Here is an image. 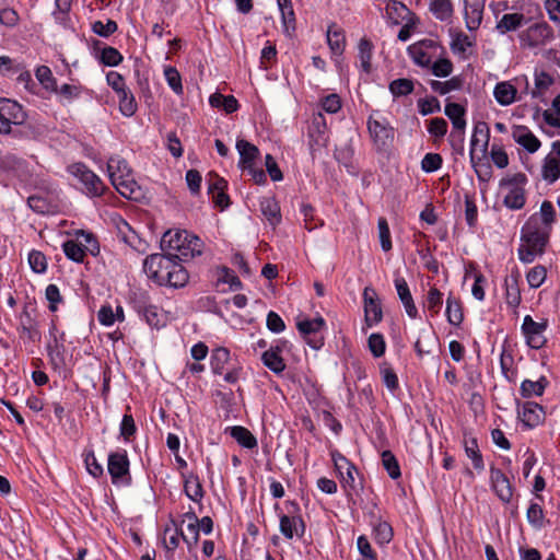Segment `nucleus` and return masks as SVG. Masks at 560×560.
<instances>
[{"instance_id": "obj_52", "label": "nucleus", "mask_w": 560, "mask_h": 560, "mask_svg": "<svg viewBox=\"0 0 560 560\" xmlns=\"http://www.w3.org/2000/svg\"><path fill=\"white\" fill-rule=\"evenodd\" d=\"M472 46V40L463 32L452 34L451 49L455 54H464Z\"/></svg>"}, {"instance_id": "obj_42", "label": "nucleus", "mask_w": 560, "mask_h": 560, "mask_svg": "<svg viewBox=\"0 0 560 560\" xmlns=\"http://www.w3.org/2000/svg\"><path fill=\"white\" fill-rule=\"evenodd\" d=\"M117 97L119 101V109L121 114L126 117H131L137 112V102L135 100L133 94L130 92V90L127 88L119 93H117Z\"/></svg>"}, {"instance_id": "obj_60", "label": "nucleus", "mask_w": 560, "mask_h": 560, "mask_svg": "<svg viewBox=\"0 0 560 560\" xmlns=\"http://www.w3.org/2000/svg\"><path fill=\"white\" fill-rule=\"evenodd\" d=\"M377 229H378V238H380L382 249L384 252H389L392 249L393 245H392L389 226H388L387 220L385 218L378 219Z\"/></svg>"}, {"instance_id": "obj_46", "label": "nucleus", "mask_w": 560, "mask_h": 560, "mask_svg": "<svg viewBox=\"0 0 560 560\" xmlns=\"http://www.w3.org/2000/svg\"><path fill=\"white\" fill-rule=\"evenodd\" d=\"M430 85L434 92L445 95L452 91L459 90L462 88V80L458 77H453L447 81L432 80Z\"/></svg>"}, {"instance_id": "obj_11", "label": "nucleus", "mask_w": 560, "mask_h": 560, "mask_svg": "<svg viewBox=\"0 0 560 560\" xmlns=\"http://www.w3.org/2000/svg\"><path fill=\"white\" fill-rule=\"evenodd\" d=\"M25 118L26 115L18 102L0 98V133H10L11 125H21Z\"/></svg>"}, {"instance_id": "obj_20", "label": "nucleus", "mask_w": 560, "mask_h": 560, "mask_svg": "<svg viewBox=\"0 0 560 560\" xmlns=\"http://www.w3.org/2000/svg\"><path fill=\"white\" fill-rule=\"evenodd\" d=\"M464 20L468 31H477L482 22L486 0H463Z\"/></svg>"}, {"instance_id": "obj_43", "label": "nucleus", "mask_w": 560, "mask_h": 560, "mask_svg": "<svg viewBox=\"0 0 560 560\" xmlns=\"http://www.w3.org/2000/svg\"><path fill=\"white\" fill-rule=\"evenodd\" d=\"M327 43L335 55H341L346 46V38L341 30L330 26L327 31Z\"/></svg>"}, {"instance_id": "obj_16", "label": "nucleus", "mask_w": 560, "mask_h": 560, "mask_svg": "<svg viewBox=\"0 0 560 560\" xmlns=\"http://www.w3.org/2000/svg\"><path fill=\"white\" fill-rule=\"evenodd\" d=\"M541 178L548 184H553L560 178V140L552 142L551 152L542 161Z\"/></svg>"}, {"instance_id": "obj_41", "label": "nucleus", "mask_w": 560, "mask_h": 560, "mask_svg": "<svg viewBox=\"0 0 560 560\" xmlns=\"http://www.w3.org/2000/svg\"><path fill=\"white\" fill-rule=\"evenodd\" d=\"M548 382L544 376L538 381L524 380L520 387L521 395L525 398L541 396Z\"/></svg>"}, {"instance_id": "obj_55", "label": "nucleus", "mask_w": 560, "mask_h": 560, "mask_svg": "<svg viewBox=\"0 0 560 560\" xmlns=\"http://www.w3.org/2000/svg\"><path fill=\"white\" fill-rule=\"evenodd\" d=\"M380 369H381V375H382L384 385L390 392H395L396 389H398L399 382H398L397 374L395 373L393 368L388 363L384 362L381 364Z\"/></svg>"}, {"instance_id": "obj_12", "label": "nucleus", "mask_w": 560, "mask_h": 560, "mask_svg": "<svg viewBox=\"0 0 560 560\" xmlns=\"http://www.w3.org/2000/svg\"><path fill=\"white\" fill-rule=\"evenodd\" d=\"M65 332L59 331L52 324L49 328V341L47 343V353L54 369L62 370L66 368V347Z\"/></svg>"}, {"instance_id": "obj_61", "label": "nucleus", "mask_w": 560, "mask_h": 560, "mask_svg": "<svg viewBox=\"0 0 560 560\" xmlns=\"http://www.w3.org/2000/svg\"><path fill=\"white\" fill-rule=\"evenodd\" d=\"M28 264L31 269L36 273H44L47 270L46 256L36 249H33L28 254Z\"/></svg>"}, {"instance_id": "obj_58", "label": "nucleus", "mask_w": 560, "mask_h": 560, "mask_svg": "<svg viewBox=\"0 0 560 560\" xmlns=\"http://www.w3.org/2000/svg\"><path fill=\"white\" fill-rule=\"evenodd\" d=\"M546 278L547 269L541 265L533 267L526 275L528 285L533 289L539 288L545 282Z\"/></svg>"}, {"instance_id": "obj_15", "label": "nucleus", "mask_w": 560, "mask_h": 560, "mask_svg": "<svg viewBox=\"0 0 560 560\" xmlns=\"http://www.w3.org/2000/svg\"><path fill=\"white\" fill-rule=\"evenodd\" d=\"M364 324L366 328L377 325L383 319V311L376 291L371 287L363 290Z\"/></svg>"}, {"instance_id": "obj_35", "label": "nucleus", "mask_w": 560, "mask_h": 560, "mask_svg": "<svg viewBox=\"0 0 560 560\" xmlns=\"http://www.w3.org/2000/svg\"><path fill=\"white\" fill-rule=\"evenodd\" d=\"M430 12L441 22L451 21L454 15V5L451 0H431Z\"/></svg>"}, {"instance_id": "obj_21", "label": "nucleus", "mask_w": 560, "mask_h": 560, "mask_svg": "<svg viewBox=\"0 0 560 560\" xmlns=\"http://www.w3.org/2000/svg\"><path fill=\"white\" fill-rule=\"evenodd\" d=\"M324 326H325V320L320 316L315 317L313 319L299 320L296 324L298 330L303 336H305V337L314 336L313 338H310L307 340V343L313 349H319L324 345L323 338L322 337L317 338V336H316L324 328Z\"/></svg>"}, {"instance_id": "obj_30", "label": "nucleus", "mask_w": 560, "mask_h": 560, "mask_svg": "<svg viewBox=\"0 0 560 560\" xmlns=\"http://www.w3.org/2000/svg\"><path fill=\"white\" fill-rule=\"evenodd\" d=\"M260 211L270 225L276 226L281 222V213L278 201L273 197H264L259 202Z\"/></svg>"}, {"instance_id": "obj_23", "label": "nucleus", "mask_w": 560, "mask_h": 560, "mask_svg": "<svg viewBox=\"0 0 560 560\" xmlns=\"http://www.w3.org/2000/svg\"><path fill=\"white\" fill-rule=\"evenodd\" d=\"M512 138L528 153L537 152L541 145L540 140L533 133V131L523 125H517L512 128Z\"/></svg>"}, {"instance_id": "obj_44", "label": "nucleus", "mask_w": 560, "mask_h": 560, "mask_svg": "<svg viewBox=\"0 0 560 560\" xmlns=\"http://www.w3.org/2000/svg\"><path fill=\"white\" fill-rule=\"evenodd\" d=\"M358 49L360 67L363 69L364 72L369 73L371 71L373 45L369 39L361 38L358 45Z\"/></svg>"}, {"instance_id": "obj_19", "label": "nucleus", "mask_w": 560, "mask_h": 560, "mask_svg": "<svg viewBox=\"0 0 560 560\" xmlns=\"http://www.w3.org/2000/svg\"><path fill=\"white\" fill-rule=\"evenodd\" d=\"M331 458L335 464L336 470L340 476V481L345 489L355 490V478L354 474L357 468L352 465L342 454L339 452H332Z\"/></svg>"}, {"instance_id": "obj_48", "label": "nucleus", "mask_w": 560, "mask_h": 560, "mask_svg": "<svg viewBox=\"0 0 560 560\" xmlns=\"http://www.w3.org/2000/svg\"><path fill=\"white\" fill-rule=\"evenodd\" d=\"M382 464L392 479H398L401 476L399 464L390 451L382 452Z\"/></svg>"}, {"instance_id": "obj_10", "label": "nucleus", "mask_w": 560, "mask_h": 560, "mask_svg": "<svg viewBox=\"0 0 560 560\" xmlns=\"http://www.w3.org/2000/svg\"><path fill=\"white\" fill-rule=\"evenodd\" d=\"M175 261L176 260H174L167 253L166 255L153 254L144 259L143 270L148 278L158 284L163 285L165 284V278Z\"/></svg>"}, {"instance_id": "obj_26", "label": "nucleus", "mask_w": 560, "mask_h": 560, "mask_svg": "<svg viewBox=\"0 0 560 560\" xmlns=\"http://www.w3.org/2000/svg\"><path fill=\"white\" fill-rule=\"evenodd\" d=\"M489 140L490 129L488 124L485 121L476 122L470 139V153H472L477 148H479L482 153H486L488 150Z\"/></svg>"}, {"instance_id": "obj_27", "label": "nucleus", "mask_w": 560, "mask_h": 560, "mask_svg": "<svg viewBox=\"0 0 560 560\" xmlns=\"http://www.w3.org/2000/svg\"><path fill=\"white\" fill-rule=\"evenodd\" d=\"M463 446L466 456L471 460L474 468L481 472L485 470V462L476 438L465 436Z\"/></svg>"}, {"instance_id": "obj_56", "label": "nucleus", "mask_w": 560, "mask_h": 560, "mask_svg": "<svg viewBox=\"0 0 560 560\" xmlns=\"http://www.w3.org/2000/svg\"><path fill=\"white\" fill-rule=\"evenodd\" d=\"M374 539L380 545L388 544L393 538V529L386 522H377L373 528Z\"/></svg>"}, {"instance_id": "obj_2", "label": "nucleus", "mask_w": 560, "mask_h": 560, "mask_svg": "<svg viewBox=\"0 0 560 560\" xmlns=\"http://www.w3.org/2000/svg\"><path fill=\"white\" fill-rule=\"evenodd\" d=\"M161 248L178 260H190L203 253L205 243L186 230H168L162 236Z\"/></svg>"}, {"instance_id": "obj_32", "label": "nucleus", "mask_w": 560, "mask_h": 560, "mask_svg": "<svg viewBox=\"0 0 560 560\" xmlns=\"http://www.w3.org/2000/svg\"><path fill=\"white\" fill-rule=\"evenodd\" d=\"M541 412L542 409L538 404L528 401L522 406L518 415L526 427L534 428L540 422Z\"/></svg>"}, {"instance_id": "obj_13", "label": "nucleus", "mask_w": 560, "mask_h": 560, "mask_svg": "<svg viewBox=\"0 0 560 560\" xmlns=\"http://www.w3.org/2000/svg\"><path fill=\"white\" fill-rule=\"evenodd\" d=\"M137 313L153 328H161L166 324L165 313L156 305L151 304L145 294H140L133 301Z\"/></svg>"}, {"instance_id": "obj_36", "label": "nucleus", "mask_w": 560, "mask_h": 560, "mask_svg": "<svg viewBox=\"0 0 560 560\" xmlns=\"http://www.w3.org/2000/svg\"><path fill=\"white\" fill-rule=\"evenodd\" d=\"M189 275L188 271L178 262L175 261L167 277L165 278V284L172 288H183L188 283Z\"/></svg>"}, {"instance_id": "obj_40", "label": "nucleus", "mask_w": 560, "mask_h": 560, "mask_svg": "<svg viewBox=\"0 0 560 560\" xmlns=\"http://www.w3.org/2000/svg\"><path fill=\"white\" fill-rule=\"evenodd\" d=\"M230 361V351L226 348H217L211 354V371L215 375H222Z\"/></svg>"}, {"instance_id": "obj_3", "label": "nucleus", "mask_w": 560, "mask_h": 560, "mask_svg": "<svg viewBox=\"0 0 560 560\" xmlns=\"http://www.w3.org/2000/svg\"><path fill=\"white\" fill-rule=\"evenodd\" d=\"M107 172L110 183L122 197L132 200L142 197L141 187L135 180L131 170L124 159L119 156L109 158Z\"/></svg>"}, {"instance_id": "obj_59", "label": "nucleus", "mask_w": 560, "mask_h": 560, "mask_svg": "<svg viewBox=\"0 0 560 560\" xmlns=\"http://www.w3.org/2000/svg\"><path fill=\"white\" fill-rule=\"evenodd\" d=\"M369 350L375 358H380L385 353L386 342L384 336L380 332H373L368 339Z\"/></svg>"}, {"instance_id": "obj_31", "label": "nucleus", "mask_w": 560, "mask_h": 560, "mask_svg": "<svg viewBox=\"0 0 560 560\" xmlns=\"http://www.w3.org/2000/svg\"><path fill=\"white\" fill-rule=\"evenodd\" d=\"M553 82V78L546 71H536L534 78V89L530 92L532 97L545 101L547 92Z\"/></svg>"}, {"instance_id": "obj_39", "label": "nucleus", "mask_w": 560, "mask_h": 560, "mask_svg": "<svg viewBox=\"0 0 560 560\" xmlns=\"http://www.w3.org/2000/svg\"><path fill=\"white\" fill-rule=\"evenodd\" d=\"M278 5L281 12L283 31L285 34L290 35L295 28V15L292 3L290 0H278Z\"/></svg>"}, {"instance_id": "obj_49", "label": "nucleus", "mask_w": 560, "mask_h": 560, "mask_svg": "<svg viewBox=\"0 0 560 560\" xmlns=\"http://www.w3.org/2000/svg\"><path fill=\"white\" fill-rule=\"evenodd\" d=\"M63 253L67 258L75 261V262H82L85 257V249L78 244L73 240H69L63 243L62 245Z\"/></svg>"}, {"instance_id": "obj_18", "label": "nucleus", "mask_w": 560, "mask_h": 560, "mask_svg": "<svg viewBox=\"0 0 560 560\" xmlns=\"http://www.w3.org/2000/svg\"><path fill=\"white\" fill-rule=\"evenodd\" d=\"M444 113L453 125L451 137L457 138L459 142H463L467 125L465 119L466 110L464 106L458 103H447L444 107Z\"/></svg>"}, {"instance_id": "obj_4", "label": "nucleus", "mask_w": 560, "mask_h": 560, "mask_svg": "<svg viewBox=\"0 0 560 560\" xmlns=\"http://www.w3.org/2000/svg\"><path fill=\"white\" fill-rule=\"evenodd\" d=\"M366 125L374 150L377 153H387L395 139V129L389 120L380 110H373Z\"/></svg>"}, {"instance_id": "obj_29", "label": "nucleus", "mask_w": 560, "mask_h": 560, "mask_svg": "<svg viewBox=\"0 0 560 560\" xmlns=\"http://www.w3.org/2000/svg\"><path fill=\"white\" fill-rule=\"evenodd\" d=\"M517 90L509 81H502L495 84L493 96L501 106H509L516 100Z\"/></svg>"}, {"instance_id": "obj_51", "label": "nucleus", "mask_w": 560, "mask_h": 560, "mask_svg": "<svg viewBox=\"0 0 560 560\" xmlns=\"http://www.w3.org/2000/svg\"><path fill=\"white\" fill-rule=\"evenodd\" d=\"M37 80L47 91H57L56 79L52 75L51 70L47 66H39L35 73Z\"/></svg>"}, {"instance_id": "obj_34", "label": "nucleus", "mask_w": 560, "mask_h": 560, "mask_svg": "<svg viewBox=\"0 0 560 560\" xmlns=\"http://www.w3.org/2000/svg\"><path fill=\"white\" fill-rule=\"evenodd\" d=\"M522 296L518 287V275H511L505 279V302L512 308H517Z\"/></svg>"}, {"instance_id": "obj_8", "label": "nucleus", "mask_w": 560, "mask_h": 560, "mask_svg": "<svg viewBox=\"0 0 560 560\" xmlns=\"http://www.w3.org/2000/svg\"><path fill=\"white\" fill-rule=\"evenodd\" d=\"M68 172L83 185L82 190L92 197L101 196L104 191L102 179L83 163H73Z\"/></svg>"}, {"instance_id": "obj_22", "label": "nucleus", "mask_w": 560, "mask_h": 560, "mask_svg": "<svg viewBox=\"0 0 560 560\" xmlns=\"http://www.w3.org/2000/svg\"><path fill=\"white\" fill-rule=\"evenodd\" d=\"M552 37L553 32L550 25L541 22L529 26L522 35V40L526 42L529 47H536L549 42Z\"/></svg>"}, {"instance_id": "obj_24", "label": "nucleus", "mask_w": 560, "mask_h": 560, "mask_svg": "<svg viewBox=\"0 0 560 560\" xmlns=\"http://www.w3.org/2000/svg\"><path fill=\"white\" fill-rule=\"evenodd\" d=\"M395 289L397 291L398 298L404 305V308L407 315L410 318L418 317V308L413 302L409 285L406 279L401 276H396L394 279Z\"/></svg>"}, {"instance_id": "obj_38", "label": "nucleus", "mask_w": 560, "mask_h": 560, "mask_svg": "<svg viewBox=\"0 0 560 560\" xmlns=\"http://www.w3.org/2000/svg\"><path fill=\"white\" fill-rule=\"evenodd\" d=\"M445 315L447 322L453 326H459L463 323L464 314L462 304L458 299L453 295H448L446 300Z\"/></svg>"}, {"instance_id": "obj_54", "label": "nucleus", "mask_w": 560, "mask_h": 560, "mask_svg": "<svg viewBox=\"0 0 560 560\" xmlns=\"http://www.w3.org/2000/svg\"><path fill=\"white\" fill-rule=\"evenodd\" d=\"M386 13L388 18L394 21L395 24H398L399 20L404 19L405 15L409 13V10L402 2L397 0H390L386 4Z\"/></svg>"}, {"instance_id": "obj_28", "label": "nucleus", "mask_w": 560, "mask_h": 560, "mask_svg": "<svg viewBox=\"0 0 560 560\" xmlns=\"http://www.w3.org/2000/svg\"><path fill=\"white\" fill-rule=\"evenodd\" d=\"M236 149L240 154L238 165L243 170L254 165L255 160L259 156L258 148L244 139L237 140Z\"/></svg>"}, {"instance_id": "obj_62", "label": "nucleus", "mask_w": 560, "mask_h": 560, "mask_svg": "<svg viewBox=\"0 0 560 560\" xmlns=\"http://www.w3.org/2000/svg\"><path fill=\"white\" fill-rule=\"evenodd\" d=\"M443 304V294L436 288H431L427 295V307L432 315L439 314Z\"/></svg>"}, {"instance_id": "obj_53", "label": "nucleus", "mask_w": 560, "mask_h": 560, "mask_svg": "<svg viewBox=\"0 0 560 560\" xmlns=\"http://www.w3.org/2000/svg\"><path fill=\"white\" fill-rule=\"evenodd\" d=\"M389 91L395 97L406 96L413 91V82L409 79H396L389 83Z\"/></svg>"}, {"instance_id": "obj_7", "label": "nucleus", "mask_w": 560, "mask_h": 560, "mask_svg": "<svg viewBox=\"0 0 560 560\" xmlns=\"http://www.w3.org/2000/svg\"><path fill=\"white\" fill-rule=\"evenodd\" d=\"M287 509L289 514H281L279 517L280 533L287 539L294 537L301 538L305 533V523L299 514L300 506L295 501H288Z\"/></svg>"}, {"instance_id": "obj_45", "label": "nucleus", "mask_w": 560, "mask_h": 560, "mask_svg": "<svg viewBox=\"0 0 560 560\" xmlns=\"http://www.w3.org/2000/svg\"><path fill=\"white\" fill-rule=\"evenodd\" d=\"M83 88L81 85L75 84H62L61 86H57V91H54L60 97L61 104L71 103L73 100H77L81 96Z\"/></svg>"}, {"instance_id": "obj_33", "label": "nucleus", "mask_w": 560, "mask_h": 560, "mask_svg": "<svg viewBox=\"0 0 560 560\" xmlns=\"http://www.w3.org/2000/svg\"><path fill=\"white\" fill-rule=\"evenodd\" d=\"M226 431L230 435L243 447L253 450L257 446V439L254 434L245 427L233 425L229 427Z\"/></svg>"}, {"instance_id": "obj_47", "label": "nucleus", "mask_w": 560, "mask_h": 560, "mask_svg": "<svg viewBox=\"0 0 560 560\" xmlns=\"http://www.w3.org/2000/svg\"><path fill=\"white\" fill-rule=\"evenodd\" d=\"M184 491L194 502H199L203 498V489L198 477H190L185 481Z\"/></svg>"}, {"instance_id": "obj_5", "label": "nucleus", "mask_w": 560, "mask_h": 560, "mask_svg": "<svg viewBox=\"0 0 560 560\" xmlns=\"http://www.w3.org/2000/svg\"><path fill=\"white\" fill-rule=\"evenodd\" d=\"M527 178L524 174H516L511 178L502 179L500 189L503 194V205L510 210H521L526 203Z\"/></svg>"}, {"instance_id": "obj_14", "label": "nucleus", "mask_w": 560, "mask_h": 560, "mask_svg": "<svg viewBox=\"0 0 560 560\" xmlns=\"http://www.w3.org/2000/svg\"><path fill=\"white\" fill-rule=\"evenodd\" d=\"M546 329L547 322H535L530 315H526L524 317L523 324L521 326V330L525 337L526 345L535 350L541 349L546 345Z\"/></svg>"}, {"instance_id": "obj_17", "label": "nucleus", "mask_w": 560, "mask_h": 560, "mask_svg": "<svg viewBox=\"0 0 560 560\" xmlns=\"http://www.w3.org/2000/svg\"><path fill=\"white\" fill-rule=\"evenodd\" d=\"M490 486L497 497L504 503L511 502L513 487L508 476L493 465L490 466Z\"/></svg>"}, {"instance_id": "obj_25", "label": "nucleus", "mask_w": 560, "mask_h": 560, "mask_svg": "<svg viewBox=\"0 0 560 560\" xmlns=\"http://www.w3.org/2000/svg\"><path fill=\"white\" fill-rule=\"evenodd\" d=\"M282 346L280 343L271 346L261 355V361L275 374H281L285 370V363L281 357Z\"/></svg>"}, {"instance_id": "obj_63", "label": "nucleus", "mask_w": 560, "mask_h": 560, "mask_svg": "<svg viewBox=\"0 0 560 560\" xmlns=\"http://www.w3.org/2000/svg\"><path fill=\"white\" fill-rule=\"evenodd\" d=\"M28 207L36 213L45 214L50 212L51 205L47 198L38 195H33L27 198Z\"/></svg>"}, {"instance_id": "obj_64", "label": "nucleus", "mask_w": 560, "mask_h": 560, "mask_svg": "<svg viewBox=\"0 0 560 560\" xmlns=\"http://www.w3.org/2000/svg\"><path fill=\"white\" fill-rule=\"evenodd\" d=\"M45 296L49 303L48 308L51 312H56L58 310V305L63 302L59 288L54 283L46 287Z\"/></svg>"}, {"instance_id": "obj_57", "label": "nucleus", "mask_w": 560, "mask_h": 560, "mask_svg": "<svg viewBox=\"0 0 560 560\" xmlns=\"http://www.w3.org/2000/svg\"><path fill=\"white\" fill-rule=\"evenodd\" d=\"M164 77L168 84V86L173 90L177 95L183 94V84L179 72L174 67H166L164 69Z\"/></svg>"}, {"instance_id": "obj_37", "label": "nucleus", "mask_w": 560, "mask_h": 560, "mask_svg": "<svg viewBox=\"0 0 560 560\" xmlns=\"http://www.w3.org/2000/svg\"><path fill=\"white\" fill-rule=\"evenodd\" d=\"M525 23V16L522 13H506L497 23V30L504 34L520 28Z\"/></svg>"}, {"instance_id": "obj_50", "label": "nucleus", "mask_w": 560, "mask_h": 560, "mask_svg": "<svg viewBox=\"0 0 560 560\" xmlns=\"http://www.w3.org/2000/svg\"><path fill=\"white\" fill-rule=\"evenodd\" d=\"M432 73L438 78H446L453 72V63L450 59L443 58L442 55L435 58L431 66Z\"/></svg>"}, {"instance_id": "obj_6", "label": "nucleus", "mask_w": 560, "mask_h": 560, "mask_svg": "<svg viewBox=\"0 0 560 560\" xmlns=\"http://www.w3.org/2000/svg\"><path fill=\"white\" fill-rule=\"evenodd\" d=\"M412 61L422 68H429L432 61L444 54V48L433 39H422L408 47Z\"/></svg>"}, {"instance_id": "obj_1", "label": "nucleus", "mask_w": 560, "mask_h": 560, "mask_svg": "<svg viewBox=\"0 0 560 560\" xmlns=\"http://www.w3.org/2000/svg\"><path fill=\"white\" fill-rule=\"evenodd\" d=\"M556 218L553 205L545 200L539 211L527 219L521 229V244L517 248L518 259L523 264H530L545 253Z\"/></svg>"}, {"instance_id": "obj_9", "label": "nucleus", "mask_w": 560, "mask_h": 560, "mask_svg": "<svg viewBox=\"0 0 560 560\" xmlns=\"http://www.w3.org/2000/svg\"><path fill=\"white\" fill-rule=\"evenodd\" d=\"M129 465V458L125 450L108 455L107 469L114 485L129 486L131 483Z\"/></svg>"}]
</instances>
